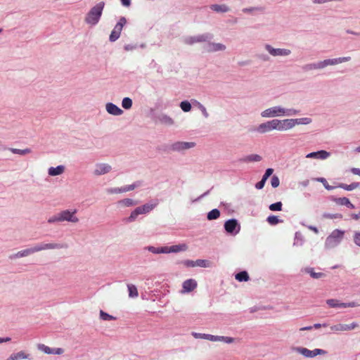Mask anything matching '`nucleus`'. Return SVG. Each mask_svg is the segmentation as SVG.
<instances>
[{
	"mask_svg": "<svg viewBox=\"0 0 360 360\" xmlns=\"http://www.w3.org/2000/svg\"><path fill=\"white\" fill-rule=\"evenodd\" d=\"M105 110L108 113L114 116H119L123 114V110L112 103H107L105 104Z\"/></svg>",
	"mask_w": 360,
	"mask_h": 360,
	"instance_id": "nucleus-20",
	"label": "nucleus"
},
{
	"mask_svg": "<svg viewBox=\"0 0 360 360\" xmlns=\"http://www.w3.org/2000/svg\"><path fill=\"white\" fill-rule=\"evenodd\" d=\"M65 171V165H60L57 167H50L48 169V174L49 176H57L64 174Z\"/></svg>",
	"mask_w": 360,
	"mask_h": 360,
	"instance_id": "nucleus-23",
	"label": "nucleus"
},
{
	"mask_svg": "<svg viewBox=\"0 0 360 360\" xmlns=\"http://www.w3.org/2000/svg\"><path fill=\"white\" fill-rule=\"evenodd\" d=\"M302 272L308 274L310 276L315 279L321 278L325 276V274L322 272H316L314 269L312 267H306L302 270Z\"/></svg>",
	"mask_w": 360,
	"mask_h": 360,
	"instance_id": "nucleus-29",
	"label": "nucleus"
},
{
	"mask_svg": "<svg viewBox=\"0 0 360 360\" xmlns=\"http://www.w3.org/2000/svg\"><path fill=\"white\" fill-rule=\"evenodd\" d=\"M292 350L303 356L305 358H314L318 355H326L327 354V351L322 349H314L310 350L306 347H296L292 349Z\"/></svg>",
	"mask_w": 360,
	"mask_h": 360,
	"instance_id": "nucleus-7",
	"label": "nucleus"
},
{
	"mask_svg": "<svg viewBox=\"0 0 360 360\" xmlns=\"http://www.w3.org/2000/svg\"><path fill=\"white\" fill-rule=\"evenodd\" d=\"M167 254L169 253H177L180 252H184L188 250V245L186 243H181L172 246H166Z\"/></svg>",
	"mask_w": 360,
	"mask_h": 360,
	"instance_id": "nucleus-22",
	"label": "nucleus"
},
{
	"mask_svg": "<svg viewBox=\"0 0 360 360\" xmlns=\"http://www.w3.org/2000/svg\"><path fill=\"white\" fill-rule=\"evenodd\" d=\"M47 222L49 224H56V223H62L60 212L56 214L52 215L47 219Z\"/></svg>",
	"mask_w": 360,
	"mask_h": 360,
	"instance_id": "nucleus-40",
	"label": "nucleus"
},
{
	"mask_svg": "<svg viewBox=\"0 0 360 360\" xmlns=\"http://www.w3.org/2000/svg\"><path fill=\"white\" fill-rule=\"evenodd\" d=\"M265 183H266L265 180L262 179V180L260 181H259L257 184H256L255 188L257 189H262L264 186Z\"/></svg>",
	"mask_w": 360,
	"mask_h": 360,
	"instance_id": "nucleus-61",
	"label": "nucleus"
},
{
	"mask_svg": "<svg viewBox=\"0 0 360 360\" xmlns=\"http://www.w3.org/2000/svg\"><path fill=\"white\" fill-rule=\"evenodd\" d=\"M282 202H275V203H273V204H271L269 207V210L271 211H274V212H276V211H281L282 210Z\"/></svg>",
	"mask_w": 360,
	"mask_h": 360,
	"instance_id": "nucleus-48",
	"label": "nucleus"
},
{
	"mask_svg": "<svg viewBox=\"0 0 360 360\" xmlns=\"http://www.w3.org/2000/svg\"><path fill=\"white\" fill-rule=\"evenodd\" d=\"M192 335L196 339H205L212 342H218L219 335H213L205 333H192Z\"/></svg>",
	"mask_w": 360,
	"mask_h": 360,
	"instance_id": "nucleus-28",
	"label": "nucleus"
},
{
	"mask_svg": "<svg viewBox=\"0 0 360 360\" xmlns=\"http://www.w3.org/2000/svg\"><path fill=\"white\" fill-rule=\"evenodd\" d=\"M124 6L129 7L131 5V0H120Z\"/></svg>",
	"mask_w": 360,
	"mask_h": 360,
	"instance_id": "nucleus-64",
	"label": "nucleus"
},
{
	"mask_svg": "<svg viewBox=\"0 0 360 360\" xmlns=\"http://www.w3.org/2000/svg\"><path fill=\"white\" fill-rule=\"evenodd\" d=\"M279 120H277V119H273V120H269L271 131H273V130L278 131L279 130Z\"/></svg>",
	"mask_w": 360,
	"mask_h": 360,
	"instance_id": "nucleus-50",
	"label": "nucleus"
},
{
	"mask_svg": "<svg viewBox=\"0 0 360 360\" xmlns=\"http://www.w3.org/2000/svg\"><path fill=\"white\" fill-rule=\"evenodd\" d=\"M117 204L124 207H129L137 205V202L131 198H124L117 202Z\"/></svg>",
	"mask_w": 360,
	"mask_h": 360,
	"instance_id": "nucleus-33",
	"label": "nucleus"
},
{
	"mask_svg": "<svg viewBox=\"0 0 360 360\" xmlns=\"http://www.w3.org/2000/svg\"><path fill=\"white\" fill-rule=\"evenodd\" d=\"M32 355L24 350L12 353L6 360H32Z\"/></svg>",
	"mask_w": 360,
	"mask_h": 360,
	"instance_id": "nucleus-19",
	"label": "nucleus"
},
{
	"mask_svg": "<svg viewBox=\"0 0 360 360\" xmlns=\"http://www.w3.org/2000/svg\"><path fill=\"white\" fill-rule=\"evenodd\" d=\"M266 221L271 225H276L283 221L277 216H275V215L269 216L266 219Z\"/></svg>",
	"mask_w": 360,
	"mask_h": 360,
	"instance_id": "nucleus-45",
	"label": "nucleus"
},
{
	"mask_svg": "<svg viewBox=\"0 0 360 360\" xmlns=\"http://www.w3.org/2000/svg\"><path fill=\"white\" fill-rule=\"evenodd\" d=\"M226 46L221 43L209 42L207 50L208 52H217L225 51Z\"/></svg>",
	"mask_w": 360,
	"mask_h": 360,
	"instance_id": "nucleus-26",
	"label": "nucleus"
},
{
	"mask_svg": "<svg viewBox=\"0 0 360 360\" xmlns=\"http://www.w3.org/2000/svg\"><path fill=\"white\" fill-rule=\"evenodd\" d=\"M328 326V324L326 323H315L314 325L312 326L313 328H315V329H318L321 327H327Z\"/></svg>",
	"mask_w": 360,
	"mask_h": 360,
	"instance_id": "nucleus-62",
	"label": "nucleus"
},
{
	"mask_svg": "<svg viewBox=\"0 0 360 360\" xmlns=\"http://www.w3.org/2000/svg\"><path fill=\"white\" fill-rule=\"evenodd\" d=\"M274 169L272 168H268L266 169L264 174L262 176V179H264L265 181L268 179V178L273 174Z\"/></svg>",
	"mask_w": 360,
	"mask_h": 360,
	"instance_id": "nucleus-57",
	"label": "nucleus"
},
{
	"mask_svg": "<svg viewBox=\"0 0 360 360\" xmlns=\"http://www.w3.org/2000/svg\"><path fill=\"white\" fill-rule=\"evenodd\" d=\"M158 205V200H153L147 202L141 206L136 207L130 214L128 217V221H134L139 215L146 214L150 212Z\"/></svg>",
	"mask_w": 360,
	"mask_h": 360,
	"instance_id": "nucleus-5",
	"label": "nucleus"
},
{
	"mask_svg": "<svg viewBox=\"0 0 360 360\" xmlns=\"http://www.w3.org/2000/svg\"><path fill=\"white\" fill-rule=\"evenodd\" d=\"M235 278L240 282H243L249 281L250 277L246 271H243L236 274Z\"/></svg>",
	"mask_w": 360,
	"mask_h": 360,
	"instance_id": "nucleus-38",
	"label": "nucleus"
},
{
	"mask_svg": "<svg viewBox=\"0 0 360 360\" xmlns=\"http://www.w3.org/2000/svg\"><path fill=\"white\" fill-rule=\"evenodd\" d=\"M264 49L273 57H287L292 53L290 49L274 48L269 44H264Z\"/></svg>",
	"mask_w": 360,
	"mask_h": 360,
	"instance_id": "nucleus-9",
	"label": "nucleus"
},
{
	"mask_svg": "<svg viewBox=\"0 0 360 360\" xmlns=\"http://www.w3.org/2000/svg\"><path fill=\"white\" fill-rule=\"evenodd\" d=\"M136 184H133L131 185H127L123 187L124 193L129 192L133 191L136 187H137Z\"/></svg>",
	"mask_w": 360,
	"mask_h": 360,
	"instance_id": "nucleus-58",
	"label": "nucleus"
},
{
	"mask_svg": "<svg viewBox=\"0 0 360 360\" xmlns=\"http://www.w3.org/2000/svg\"><path fill=\"white\" fill-rule=\"evenodd\" d=\"M257 131H258L259 133H262V134H264V133H266V132L271 131V127H270L269 122V121H267V122H264V123L260 124L257 127Z\"/></svg>",
	"mask_w": 360,
	"mask_h": 360,
	"instance_id": "nucleus-36",
	"label": "nucleus"
},
{
	"mask_svg": "<svg viewBox=\"0 0 360 360\" xmlns=\"http://www.w3.org/2000/svg\"><path fill=\"white\" fill-rule=\"evenodd\" d=\"M148 252L158 255V254H167L166 246L155 247V246H147L145 248Z\"/></svg>",
	"mask_w": 360,
	"mask_h": 360,
	"instance_id": "nucleus-32",
	"label": "nucleus"
},
{
	"mask_svg": "<svg viewBox=\"0 0 360 360\" xmlns=\"http://www.w3.org/2000/svg\"><path fill=\"white\" fill-rule=\"evenodd\" d=\"M359 325L356 321H352L349 324L346 323H338L330 326V330L332 333L338 334L342 332L345 331H351L357 328H359Z\"/></svg>",
	"mask_w": 360,
	"mask_h": 360,
	"instance_id": "nucleus-8",
	"label": "nucleus"
},
{
	"mask_svg": "<svg viewBox=\"0 0 360 360\" xmlns=\"http://www.w3.org/2000/svg\"><path fill=\"white\" fill-rule=\"evenodd\" d=\"M198 286V283L195 279L190 278L184 281L182 283L181 294H186L193 291Z\"/></svg>",
	"mask_w": 360,
	"mask_h": 360,
	"instance_id": "nucleus-18",
	"label": "nucleus"
},
{
	"mask_svg": "<svg viewBox=\"0 0 360 360\" xmlns=\"http://www.w3.org/2000/svg\"><path fill=\"white\" fill-rule=\"evenodd\" d=\"M295 127L293 119H285L279 120V130L288 131Z\"/></svg>",
	"mask_w": 360,
	"mask_h": 360,
	"instance_id": "nucleus-24",
	"label": "nucleus"
},
{
	"mask_svg": "<svg viewBox=\"0 0 360 360\" xmlns=\"http://www.w3.org/2000/svg\"><path fill=\"white\" fill-rule=\"evenodd\" d=\"M195 146V143L193 141H176L171 144L170 149L174 152L182 153Z\"/></svg>",
	"mask_w": 360,
	"mask_h": 360,
	"instance_id": "nucleus-12",
	"label": "nucleus"
},
{
	"mask_svg": "<svg viewBox=\"0 0 360 360\" xmlns=\"http://www.w3.org/2000/svg\"><path fill=\"white\" fill-rule=\"evenodd\" d=\"M210 8L212 11L221 13H227L230 11L229 7L226 4H212Z\"/></svg>",
	"mask_w": 360,
	"mask_h": 360,
	"instance_id": "nucleus-30",
	"label": "nucleus"
},
{
	"mask_svg": "<svg viewBox=\"0 0 360 360\" xmlns=\"http://www.w3.org/2000/svg\"><path fill=\"white\" fill-rule=\"evenodd\" d=\"M10 150L13 154H17L20 155H25L27 154H29L32 152L30 148H25V149H18V148H11Z\"/></svg>",
	"mask_w": 360,
	"mask_h": 360,
	"instance_id": "nucleus-42",
	"label": "nucleus"
},
{
	"mask_svg": "<svg viewBox=\"0 0 360 360\" xmlns=\"http://www.w3.org/2000/svg\"><path fill=\"white\" fill-rule=\"evenodd\" d=\"M350 60V56L340 57L332 59H326L324 60L319 61L317 63L306 64L302 67V70L305 72H308L314 70L323 69L328 65H335L339 63L349 61Z\"/></svg>",
	"mask_w": 360,
	"mask_h": 360,
	"instance_id": "nucleus-3",
	"label": "nucleus"
},
{
	"mask_svg": "<svg viewBox=\"0 0 360 360\" xmlns=\"http://www.w3.org/2000/svg\"><path fill=\"white\" fill-rule=\"evenodd\" d=\"M323 217L326 218H330V219H342V215L341 214H329V213H325L323 214Z\"/></svg>",
	"mask_w": 360,
	"mask_h": 360,
	"instance_id": "nucleus-56",
	"label": "nucleus"
},
{
	"mask_svg": "<svg viewBox=\"0 0 360 360\" xmlns=\"http://www.w3.org/2000/svg\"><path fill=\"white\" fill-rule=\"evenodd\" d=\"M350 170L352 174H354L355 175L360 176V169L359 168L353 167Z\"/></svg>",
	"mask_w": 360,
	"mask_h": 360,
	"instance_id": "nucleus-63",
	"label": "nucleus"
},
{
	"mask_svg": "<svg viewBox=\"0 0 360 360\" xmlns=\"http://www.w3.org/2000/svg\"><path fill=\"white\" fill-rule=\"evenodd\" d=\"M105 5L104 1H100L90 8L84 17L86 25L94 27L99 22Z\"/></svg>",
	"mask_w": 360,
	"mask_h": 360,
	"instance_id": "nucleus-2",
	"label": "nucleus"
},
{
	"mask_svg": "<svg viewBox=\"0 0 360 360\" xmlns=\"http://www.w3.org/2000/svg\"><path fill=\"white\" fill-rule=\"evenodd\" d=\"M112 166L106 162H96L92 170L94 176L105 175L112 171Z\"/></svg>",
	"mask_w": 360,
	"mask_h": 360,
	"instance_id": "nucleus-10",
	"label": "nucleus"
},
{
	"mask_svg": "<svg viewBox=\"0 0 360 360\" xmlns=\"http://www.w3.org/2000/svg\"><path fill=\"white\" fill-rule=\"evenodd\" d=\"M299 111L293 108H285L281 105H275L266 108L261 112L263 118H273L276 117H290L296 115Z\"/></svg>",
	"mask_w": 360,
	"mask_h": 360,
	"instance_id": "nucleus-1",
	"label": "nucleus"
},
{
	"mask_svg": "<svg viewBox=\"0 0 360 360\" xmlns=\"http://www.w3.org/2000/svg\"><path fill=\"white\" fill-rule=\"evenodd\" d=\"M353 242L357 247L360 248V231H354Z\"/></svg>",
	"mask_w": 360,
	"mask_h": 360,
	"instance_id": "nucleus-49",
	"label": "nucleus"
},
{
	"mask_svg": "<svg viewBox=\"0 0 360 360\" xmlns=\"http://www.w3.org/2000/svg\"><path fill=\"white\" fill-rule=\"evenodd\" d=\"M185 266L188 267H194L196 266L195 261L193 260H186L184 262Z\"/></svg>",
	"mask_w": 360,
	"mask_h": 360,
	"instance_id": "nucleus-59",
	"label": "nucleus"
},
{
	"mask_svg": "<svg viewBox=\"0 0 360 360\" xmlns=\"http://www.w3.org/2000/svg\"><path fill=\"white\" fill-rule=\"evenodd\" d=\"M262 157L257 154H252L246 156L244 159L245 162H259L262 160Z\"/></svg>",
	"mask_w": 360,
	"mask_h": 360,
	"instance_id": "nucleus-44",
	"label": "nucleus"
},
{
	"mask_svg": "<svg viewBox=\"0 0 360 360\" xmlns=\"http://www.w3.org/2000/svg\"><path fill=\"white\" fill-rule=\"evenodd\" d=\"M37 349L46 354L61 355L64 353V349L63 348H51L44 344H38Z\"/></svg>",
	"mask_w": 360,
	"mask_h": 360,
	"instance_id": "nucleus-17",
	"label": "nucleus"
},
{
	"mask_svg": "<svg viewBox=\"0 0 360 360\" xmlns=\"http://www.w3.org/2000/svg\"><path fill=\"white\" fill-rule=\"evenodd\" d=\"M264 11L265 8L261 6L245 7L242 9V12L244 14H248L252 15H255L257 13H264Z\"/></svg>",
	"mask_w": 360,
	"mask_h": 360,
	"instance_id": "nucleus-21",
	"label": "nucleus"
},
{
	"mask_svg": "<svg viewBox=\"0 0 360 360\" xmlns=\"http://www.w3.org/2000/svg\"><path fill=\"white\" fill-rule=\"evenodd\" d=\"M127 287L130 298H136L139 296L138 289L135 285L129 283L127 285Z\"/></svg>",
	"mask_w": 360,
	"mask_h": 360,
	"instance_id": "nucleus-34",
	"label": "nucleus"
},
{
	"mask_svg": "<svg viewBox=\"0 0 360 360\" xmlns=\"http://www.w3.org/2000/svg\"><path fill=\"white\" fill-rule=\"evenodd\" d=\"M335 202L341 205H345L351 209L354 208V205L351 203L350 200L345 197L337 198L335 200Z\"/></svg>",
	"mask_w": 360,
	"mask_h": 360,
	"instance_id": "nucleus-35",
	"label": "nucleus"
},
{
	"mask_svg": "<svg viewBox=\"0 0 360 360\" xmlns=\"http://www.w3.org/2000/svg\"><path fill=\"white\" fill-rule=\"evenodd\" d=\"M293 121H294L295 127L296 125H300V124H309L311 122V120L309 117L293 119Z\"/></svg>",
	"mask_w": 360,
	"mask_h": 360,
	"instance_id": "nucleus-41",
	"label": "nucleus"
},
{
	"mask_svg": "<svg viewBox=\"0 0 360 360\" xmlns=\"http://www.w3.org/2000/svg\"><path fill=\"white\" fill-rule=\"evenodd\" d=\"M196 266H200L203 268L211 267L212 264L209 260L206 259H197L195 261Z\"/></svg>",
	"mask_w": 360,
	"mask_h": 360,
	"instance_id": "nucleus-43",
	"label": "nucleus"
},
{
	"mask_svg": "<svg viewBox=\"0 0 360 360\" xmlns=\"http://www.w3.org/2000/svg\"><path fill=\"white\" fill-rule=\"evenodd\" d=\"M180 107H181V110L184 112H189L191 109V105L187 101H182L180 103Z\"/></svg>",
	"mask_w": 360,
	"mask_h": 360,
	"instance_id": "nucleus-52",
	"label": "nucleus"
},
{
	"mask_svg": "<svg viewBox=\"0 0 360 360\" xmlns=\"http://www.w3.org/2000/svg\"><path fill=\"white\" fill-rule=\"evenodd\" d=\"M316 181L321 182L323 184V185L324 186L325 188L327 189L328 191H330L334 188V187L328 185L327 181L324 178H322V177L318 178V179H316Z\"/></svg>",
	"mask_w": 360,
	"mask_h": 360,
	"instance_id": "nucleus-54",
	"label": "nucleus"
},
{
	"mask_svg": "<svg viewBox=\"0 0 360 360\" xmlns=\"http://www.w3.org/2000/svg\"><path fill=\"white\" fill-rule=\"evenodd\" d=\"M345 233V231L343 230H333L325 240V248L327 250H330L339 245L344 238Z\"/></svg>",
	"mask_w": 360,
	"mask_h": 360,
	"instance_id": "nucleus-4",
	"label": "nucleus"
},
{
	"mask_svg": "<svg viewBox=\"0 0 360 360\" xmlns=\"http://www.w3.org/2000/svg\"><path fill=\"white\" fill-rule=\"evenodd\" d=\"M99 318L102 321H115L117 319V318L115 316H113L112 315H110V314L106 313L103 310H100Z\"/></svg>",
	"mask_w": 360,
	"mask_h": 360,
	"instance_id": "nucleus-37",
	"label": "nucleus"
},
{
	"mask_svg": "<svg viewBox=\"0 0 360 360\" xmlns=\"http://www.w3.org/2000/svg\"><path fill=\"white\" fill-rule=\"evenodd\" d=\"M127 23V20L124 17H121L118 21V22L114 27L112 31L111 32L109 40L111 42L115 41L119 39L122 30L124 25Z\"/></svg>",
	"mask_w": 360,
	"mask_h": 360,
	"instance_id": "nucleus-13",
	"label": "nucleus"
},
{
	"mask_svg": "<svg viewBox=\"0 0 360 360\" xmlns=\"http://www.w3.org/2000/svg\"><path fill=\"white\" fill-rule=\"evenodd\" d=\"M224 229L228 233L236 236L239 233L240 226L236 219H231L225 221Z\"/></svg>",
	"mask_w": 360,
	"mask_h": 360,
	"instance_id": "nucleus-15",
	"label": "nucleus"
},
{
	"mask_svg": "<svg viewBox=\"0 0 360 360\" xmlns=\"http://www.w3.org/2000/svg\"><path fill=\"white\" fill-rule=\"evenodd\" d=\"M220 216V212L218 209H213L207 213V218L208 220L217 219Z\"/></svg>",
	"mask_w": 360,
	"mask_h": 360,
	"instance_id": "nucleus-39",
	"label": "nucleus"
},
{
	"mask_svg": "<svg viewBox=\"0 0 360 360\" xmlns=\"http://www.w3.org/2000/svg\"><path fill=\"white\" fill-rule=\"evenodd\" d=\"M235 341V339L232 337L229 336H219V340L218 342H224L226 344H231L233 343Z\"/></svg>",
	"mask_w": 360,
	"mask_h": 360,
	"instance_id": "nucleus-51",
	"label": "nucleus"
},
{
	"mask_svg": "<svg viewBox=\"0 0 360 360\" xmlns=\"http://www.w3.org/2000/svg\"><path fill=\"white\" fill-rule=\"evenodd\" d=\"M271 184L273 188H277L280 184V180L276 175L273 176L271 179Z\"/></svg>",
	"mask_w": 360,
	"mask_h": 360,
	"instance_id": "nucleus-55",
	"label": "nucleus"
},
{
	"mask_svg": "<svg viewBox=\"0 0 360 360\" xmlns=\"http://www.w3.org/2000/svg\"><path fill=\"white\" fill-rule=\"evenodd\" d=\"M359 186V183H352L349 185L341 184L338 186V187L342 188L346 191H352V190L358 188Z\"/></svg>",
	"mask_w": 360,
	"mask_h": 360,
	"instance_id": "nucleus-46",
	"label": "nucleus"
},
{
	"mask_svg": "<svg viewBox=\"0 0 360 360\" xmlns=\"http://www.w3.org/2000/svg\"><path fill=\"white\" fill-rule=\"evenodd\" d=\"M213 39V34L210 33H205L197 36H192L186 37L184 39L185 44L188 45H193L195 43L210 41Z\"/></svg>",
	"mask_w": 360,
	"mask_h": 360,
	"instance_id": "nucleus-11",
	"label": "nucleus"
},
{
	"mask_svg": "<svg viewBox=\"0 0 360 360\" xmlns=\"http://www.w3.org/2000/svg\"><path fill=\"white\" fill-rule=\"evenodd\" d=\"M122 106L126 110H129L132 106V100L129 97H125L122 99Z\"/></svg>",
	"mask_w": 360,
	"mask_h": 360,
	"instance_id": "nucleus-47",
	"label": "nucleus"
},
{
	"mask_svg": "<svg viewBox=\"0 0 360 360\" xmlns=\"http://www.w3.org/2000/svg\"><path fill=\"white\" fill-rule=\"evenodd\" d=\"M326 304L331 308H352L359 306V304L355 302H342L337 299H328L326 300Z\"/></svg>",
	"mask_w": 360,
	"mask_h": 360,
	"instance_id": "nucleus-16",
	"label": "nucleus"
},
{
	"mask_svg": "<svg viewBox=\"0 0 360 360\" xmlns=\"http://www.w3.org/2000/svg\"><path fill=\"white\" fill-rule=\"evenodd\" d=\"M159 122L167 126H172L174 124V120L166 114H161L158 116Z\"/></svg>",
	"mask_w": 360,
	"mask_h": 360,
	"instance_id": "nucleus-31",
	"label": "nucleus"
},
{
	"mask_svg": "<svg viewBox=\"0 0 360 360\" xmlns=\"http://www.w3.org/2000/svg\"><path fill=\"white\" fill-rule=\"evenodd\" d=\"M198 106H199V108L201 110L202 113L205 116V117H207L209 116V114H208L206 108L200 103H198Z\"/></svg>",
	"mask_w": 360,
	"mask_h": 360,
	"instance_id": "nucleus-60",
	"label": "nucleus"
},
{
	"mask_svg": "<svg viewBox=\"0 0 360 360\" xmlns=\"http://www.w3.org/2000/svg\"><path fill=\"white\" fill-rule=\"evenodd\" d=\"M34 246L37 252L47 250H59L68 248V245L66 244L59 243H41L37 244Z\"/></svg>",
	"mask_w": 360,
	"mask_h": 360,
	"instance_id": "nucleus-14",
	"label": "nucleus"
},
{
	"mask_svg": "<svg viewBox=\"0 0 360 360\" xmlns=\"http://www.w3.org/2000/svg\"><path fill=\"white\" fill-rule=\"evenodd\" d=\"M108 194H118L124 193L123 187L121 188H110L107 189Z\"/></svg>",
	"mask_w": 360,
	"mask_h": 360,
	"instance_id": "nucleus-53",
	"label": "nucleus"
},
{
	"mask_svg": "<svg viewBox=\"0 0 360 360\" xmlns=\"http://www.w3.org/2000/svg\"><path fill=\"white\" fill-rule=\"evenodd\" d=\"M35 252H37L35 246H33L32 248L18 251V252H16L15 254H14L12 256V258H13V259L22 258V257H27V256H28L31 254L35 253Z\"/></svg>",
	"mask_w": 360,
	"mask_h": 360,
	"instance_id": "nucleus-27",
	"label": "nucleus"
},
{
	"mask_svg": "<svg viewBox=\"0 0 360 360\" xmlns=\"http://www.w3.org/2000/svg\"><path fill=\"white\" fill-rule=\"evenodd\" d=\"M330 156V153L321 150L316 152H312L309 153L306 155L307 158H316V159H321V160H325L328 158Z\"/></svg>",
	"mask_w": 360,
	"mask_h": 360,
	"instance_id": "nucleus-25",
	"label": "nucleus"
},
{
	"mask_svg": "<svg viewBox=\"0 0 360 360\" xmlns=\"http://www.w3.org/2000/svg\"><path fill=\"white\" fill-rule=\"evenodd\" d=\"M62 222H68L73 224H78L80 221L77 216V209H65L60 211Z\"/></svg>",
	"mask_w": 360,
	"mask_h": 360,
	"instance_id": "nucleus-6",
	"label": "nucleus"
}]
</instances>
